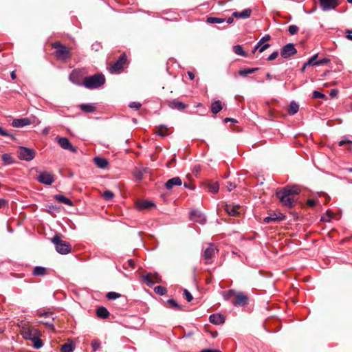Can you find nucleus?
<instances>
[{"mask_svg":"<svg viewBox=\"0 0 352 352\" xmlns=\"http://www.w3.org/2000/svg\"><path fill=\"white\" fill-rule=\"evenodd\" d=\"M300 189L298 186H286L281 191L276 192V195L283 205L292 208L294 206V196L300 193Z\"/></svg>","mask_w":352,"mask_h":352,"instance_id":"obj_1","label":"nucleus"},{"mask_svg":"<svg viewBox=\"0 0 352 352\" xmlns=\"http://www.w3.org/2000/svg\"><path fill=\"white\" fill-rule=\"evenodd\" d=\"M21 334L25 340H31L35 349H39L43 346V343L40 339L41 333L37 329L23 324L21 327Z\"/></svg>","mask_w":352,"mask_h":352,"instance_id":"obj_2","label":"nucleus"},{"mask_svg":"<svg viewBox=\"0 0 352 352\" xmlns=\"http://www.w3.org/2000/svg\"><path fill=\"white\" fill-rule=\"evenodd\" d=\"M105 83V77L102 74H96L87 76L82 81L85 87L89 89H98Z\"/></svg>","mask_w":352,"mask_h":352,"instance_id":"obj_3","label":"nucleus"},{"mask_svg":"<svg viewBox=\"0 0 352 352\" xmlns=\"http://www.w3.org/2000/svg\"><path fill=\"white\" fill-rule=\"evenodd\" d=\"M51 241L54 244L56 250L60 254H69L72 250L71 245L61 240L59 235L56 234L51 239Z\"/></svg>","mask_w":352,"mask_h":352,"instance_id":"obj_4","label":"nucleus"},{"mask_svg":"<svg viewBox=\"0 0 352 352\" xmlns=\"http://www.w3.org/2000/svg\"><path fill=\"white\" fill-rule=\"evenodd\" d=\"M52 47L56 49L54 52L56 57L61 60H67L71 58L70 50L59 42L52 44Z\"/></svg>","mask_w":352,"mask_h":352,"instance_id":"obj_5","label":"nucleus"},{"mask_svg":"<svg viewBox=\"0 0 352 352\" xmlns=\"http://www.w3.org/2000/svg\"><path fill=\"white\" fill-rule=\"evenodd\" d=\"M17 153L20 160L27 162L32 160L35 157V151L33 149L24 146H20Z\"/></svg>","mask_w":352,"mask_h":352,"instance_id":"obj_6","label":"nucleus"},{"mask_svg":"<svg viewBox=\"0 0 352 352\" xmlns=\"http://www.w3.org/2000/svg\"><path fill=\"white\" fill-rule=\"evenodd\" d=\"M37 180L43 184L50 186L54 182V175L49 172L41 171L39 172Z\"/></svg>","mask_w":352,"mask_h":352,"instance_id":"obj_7","label":"nucleus"},{"mask_svg":"<svg viewBox=\"0 0 352 352\" xmlns=\"http://www.w3.org/2000/svg\"><path fill=\"white\" fill-rule=\"evenodd\" d=\"M319 1L323 11L334 10L340 4L338 0H319Z\"/></svg>","mask_w":352,"mask_h":352,"instance_id":"obj_8","label":"nucleus"},{"mask_svg":"<svg viewBox=\"0 0 352 352\" xmlns=\"http://www.w3.org/2000/svg\"><path fill=\"white\" fill-rule=\"evenodd\" d=\"M297 53V50L292 43L284 45L280 50V55L283 58H287Z\"/></svg>","mask_w":352,"mask_h":352,"instance_id":"obj_9","label":"nucleus"},{"mask_svg":"<svg viewBox=\"0 0 352 352\" xmlns=\"http://www.w3.org/2000/svg\"><path fill=\"white\" fill-rule=\"evenodd\" d=\"M57 142L59 144V146L65 150H69L72 151V153H76L77 150L75 147L73 146L70 141L67 138L65 137H60L57 138Z\"/></svg>","mask_w":352,"mask_h":352,"instance_id":"obj_10","label":"nucleus"},{"mask_svg":"<svg viewBox=\"0 0 352 352\" xmlns=\"http://www.w3.org/2000/svg\"><path fill=\"white\" fill-rule=\"evenodd\" d=\"M232 303L234 306H245L248 303V298L243 293L236 292L235 299Z\"/></svg>","mask_w":352,"mask_h":352,"instance_id":"obj_11","label":"nucleus"},{"mask_svg":"<svg viewBox=\"0 0 352 352\" xmlns=\"http://www.w3.org/2000/svg\"><path fill=\"white\" fill-rule=\"evenodd\" d=\"M126 60V58L125 54H122L118 60L110 67V72L111 73H117L120 72L122 68L124 65L125 64Z\"/></svg>","mask_w":352,"mask_h":352,"instance_id":"obj_12","label":"nucleus"},{"mask_svg":"<svg viewBox=\"0 0 352 352\" xmlns=\"http://www.w3.org/2000/svg\"><path fill=\"white\" fill-rule=\"evenodd\" d=\"M190 218L192 221L202 225L206 222V218L205 215L201 212L197 210H192L190 212Z\"/></svg>","mask_w":352,"mask_h":352,"instance_id":"obj_13","label":"nucleus"},{"mask_svg":"<svg viewBox=\"0 0 352 352\" xmlns=\"http://www.w3.org/2000/svg\"><path fill=\"white\" fill-rule=\"evenodd\" d=\"M217 252L218 250L216 247L213 244L210 243L208 247L204 250L203 256L205 259L210 260Z\"/></svg>","mask_w":352,"mask_h":352,"instance_id":"obj_14","label":"nucleus"},{"mask_svg":"<svg viewBox=\"0 0 352 352\" xmlns=\"http://www.w3.org/2000/svg\"><path fill=\"white\" fill-rule=\"evenodd\" d=\"M182 184V181L179 177H175L168 179L166 184L165 187L166 189L170 190L174 186H179Z\"/></svg>","mask_w":352,"mask_h":352,"instance_id":"obj_15","label":"nucleus"},{"mask_svg":"<svg viewBox=\"0 0 352 352\" xmlns=\"http://www.w3.org/2000/svg\"><path fill=\"white\" fill-rule=\"evenodd\" d=\"M252 12V9L246 8L241 12H238V11L234 12L232 13V16H234L236 19H248L251 16Z\"/></svg>","mask_w":352,"mask_h":352,"instance_id":"obj_16","label":"nucleus"},{"mask_svg":"<svg viewBox=\"0 0 352 352\" xmlns=\"http://www.w3.org/2000/svg\"><path fill=\"white\" fill-rule=\"evenodd\" d=\"M209 320L211 323L219 325L223 324L225 322V318L223 315L217 314H212L209 317Z\"/></svg>","mask_w":352,"mask_h":352,"instance_id":"obj_17","label":"nucleus"},{"mask_svg":"<svg viewBox=\"0 0 352 352\" xmlns=\"http://www.w3.org/2000/svg\"><path fill=\"white\" fill-rule=\"evenodd\" d=\"M30 124V121L28 118L14 119L12 121V125L16 128L23 127Z\"/></svg>","mask_w":352,"mask_h":352,"instance_id":"obj_18","label":"nucleus"},{"mask_svg":"<svg viewBox=\"0 0 352 352\" xmlns=\"http://www.w3.org/2000/svg\"><path fill=\"white\" fill-rule=\"evenodd\" d=\"M285 216L283 214H277L276 213L270 214L269 216L265 217L264 221L266 223H271L272 221H280L284 219Z\"/></svg>","mask_w":352,"mask_h":352,"instance_id":"obj_19","label":"nucleus"},{"mask_svg":"<svg viewBox=\"0 0 352 352\" xmlns=\"http://www.w3.org/2000/svg\"><path fill=\"white\" fill-rule=\"evenodd\" d=\"M169 129L164 124L159 125L155 130V133L160 137H166L169 135Z\"/></svg>","mask_w":352,"mask_h":352,"instance_id":"obj_20","label":"nucleus"},{"mask_svg":"<svg viewBox=\"0 0 352 352\" xmlns=\"http://www.w3.org/2000/svg\"><path fill=\"white\" fill-rule=\"evenodd\" d=\"M69 80L74 84L78 86H83L82 82L80 80L79 73L76 71H72L69 76Z\"/></svg>","mask_w":352,"mask_h":352,"instance_id":"obj_21","label":"nucleus"},{"mask_svg":"<svg viewBox=\"0 0 352 352\" xmlns=\"http://www.w3.org/2000/svg\"><path fill=\"white\" fill-rule=\"evenodd\" d=\"M96 165L100 168H105L109 162L107 159L100 157H96L94 159Z\"/></svg>","mask_w":352,"mask_h":352,"instance_id":"obj_22","label":"nucleus"},{"mask_svg":"<svg viewBox=\"0 0 352 352\" xmlns=\"http://www.w3.org/2000/svg\"><path fill=\"white\" fill-rule=\"evenodd\" d=\"M96 314L98 318L106 319L109 316V311L104 307H100L96 310Z\"/></svg>","mask_w":352,"mask_h":352,"instance_id":"obj_23","label":"nucleus"},{"mask_svg":"<svg viewBox=\"0 0 352 352\" xmlns=\"http://www.w3.org/2000/svg\"><path fill=\"white\" fill-rule=\"evenodd\" d=\"M154 203L151 201L144 200L137 204V207L139 210L148 209L153 207Z\"/></svg>","mask_w":352,"mask_h":352,"instance_id":"obj_24","label":"nucleus"},{"mask_svg":"<svg viewBox=\"0 0 352 352\" xmlns=\"http://www.w3.org/2000/svg\"><path fill=\"white\" fill-rule=\"evenodd\" d=\"M79 108L85 113H93L96 110L94 104H81L79 105Z\"/></svg>","mask_w":352,"mask_h":352,"instance_id":"obj_25","label":"nucleus"},{"mask_svg":"<svg viewBox=\"0 0 352 352\" xmlns=\"http://www.w3.org/2000/svg\"><path fill=\"white\" fill-rule=\"evenodd\" d=\"M147 168H135L133 172V175L137 181H141L143 179V174L146 173Z\"/></svg>","mask_w":352,"mask_h":352,"instance_id":"obj_26","label":"nucleus"},{"mask_svg":"<svg viewBox=\"0 0 352 352\" xmlns=\"http://www.w3.org/2000/svg\"><path fill=\"white\" fill-rule=\"evenodd\" d=\"M170 107L173 109H176L177 110L182 111L184 109H186L187 106L182 102H180L177 100H173L171 102Z\"/></svg>","mask_w":352,"mask_h":352,"instance_id":"obj_27","label":"nucleus"},{"mask_svg":"<svg viewBox=\"0 0 352 352\" xmlns=\"http://www.w3.org/2000/svg\"><path fill=\"white\" fill-rule=\"evenodd\" d=\"M32 274L36 276H43L47 274V269L42 266H36Z\"/></svg>","mask_w":352,"mask_h":352,"instance_id":"obj_28","label":"nucleus"},{"mask_svg":"<svg viewBox=\"0 0 352 352\" xmlns=\"http://www.w3.org/2000/svg\"><path fill=\"white\" fill-rule=\"evenodd\" d=\"M54 198L56 201L65 204L67 206H72L74 205L73 202L70 199H69L68 198L65 197L62 195H56L54 196Z\"/></svg>","mask_w":352,"mask_h":352,"instance_id":"obj_29","label":"nucleus"},{"mask_svg":"<svg viewBox=\"0 0 352 352\" xmlns=\"http://www.w3.org/2000/svg\"><path fill=\"white\" fill-rule=\"evenodd\" d=\"M239 206H230L227 205L226 207V211L231 216H237L239 212H238V208Z\"/></svg>","mask_w":352,"mask_h":352,"instance_id":"obj_30","label":"nucleus"},{"mask_svg":"<svg viewBox=\"0 0 352 352\" xmlns=\"http://www.w3.org/2000/svg\"><path fill=\"white\" fill-rule=\"evenodd\" d=\"M222 109L221 102L220 100H215L211 104V111L214 114L218 113Z\"/></svg>","mask_w":352,"mask_h":352,"instance_id":"obj_31","label":"nucleus"},{"mask_svg":"<svg viewBox=\"0 0 352 352\" xmlns=\"http://www.w3.org/2000/svg\"><path fill=\"white\" fill-rule=\"evenodd\" d=\"M299 109V105L295 101L291 102L288 108V113L291 116L296 114Z\"/></svg>","mask_w":352,"mask_h":352,"instance_id":"obj_32","label":"nucleus"},{"mask_svg":"<svg viewBox=\"0 0 352 352\" xmlns=\"http://www.w3.org/2000/svg\"><path fill=\"white\" fill-rule=\"evenodd\" d=\"M258 70V68H245L239 71V74L241 76H245L248 74H253L256 71Z\"/></svg>","mask_w":352,"mask_h":352,"instance_id":"obj_33","label":"nucleus"},{"mask_svg":"<svg viewBox=\"0 0 352 352\" xmlns=\"http://www.w3.org/2000/svg\"><path fill=\"white\" fill-rule=\"evenodd\" d=\"M233 52L237 54V55H239V56H247V53L243 50V47L241 45H236L234 46H233Z\"/></svg>","mask_w":352,"mask_h":352,"instance_id":"obj_34","label":"nucleus"},{"mask_svg":"<svg viewBox=\"0 0 352 352\" xmlns=\"http://www.w3.org/2000/svg\"><path fill=\"white\" fill-rule=\"evenodd\" d=\"M236 292L234 289L223 292L222 295L225 300H229L231 297L235 296Z\"/></svg>","mask_w":352,"mask_h":352,"instance_id":"obj_35","label":"nucleus"},{"mask_svg":"<svg viewBox=\"0 0 352 352\" xmlns=\"http://www.w3.org/2000/svg\"><path fill=\"white\" fill-rule=\"evenodd\" d=\"M226 21L224 18L210 16L207 18L206 21L209 23H222Z\"/></svg>","mask_w":352,"mask_h":352,"instance_id":"obj_36","label":"nucleus"},{"mask_svg":"<svg viewBox=\"0 0 352 352\" xmlns=\"http://www.w3.org/2000/svg\"><path fill=\"white\" fill-rule=\"evenodd\" d=\"M270 45L269 43H264L258 41L256 45V49H258L260 52H264L265 50L269 48Z\"/></svg>","mask_w":352,"mask_h":352,"instance_id":"obj_37","label":"nucleus"},{"mask_svg":"<svg viewBox=\"0 0 352 352\" xmlns=\"http://www.w3.org/2000/svg\"><path fill=\"white\" fill-rule=\"evenodd\" d=\"M333 217V214L331 211L327 210V212L321 217L320 221L329 222Z\"/></svg>","mask_w":352,"mask_h":352,"instance_id":"obj_38","label":"nucleus"},{"mask_svg":"<svg viewBox=\"0 0 352 352\" xmlns=\"http://www.w3.org/2000/svg\"><path fill=\"white\" fill-rule=\"evenodd\" d=\"M154 291L156 294L160 296L164 295L167 292L166 288L161 285L155 287L154 288Z\"/></svg>","mask_w":352,"mask_h":352,"instance_id":"obj_39","label":"nucleus"},{"mask_svg":"<svg viewBox=\"0 0 352 352\" xmlns=\"http://www.w3.org/2000/svg\"><path fill=\"white\" fill-rule=\"evenodd\" d=\"M318 57V54L312 56L307 62H306V65L316 66L318 65V60H316Z\"/></svg>","mask_w":352,"mask_h":352,"instance_id":"obj_40","label":"nucleus"},{"mask_svg":"<svg viewBox=\"0 0 352 352\" xmlns=\"http://www.w3.org/2000/svg\"><path fill=\"white\" fill-rule=\"evenodd\" d=\"M61 351L62 352H72L74 348L71 343H65L61 346Z\"/></svg>","mask_w":352,"mask_h":352,"instance_id":"obj_41","label":"nucleus"},{"mask_svg":"<svg viewBox=\"0 0 352 352\" xmlns=\"http://www.w3.org/2000/svg\"><path fill=\"white\" fill-rule=\"evenodd\" d=\"M2 160L7 164H11L13 163L12 157L8 153H5L2 155Z\"/></svg>","mask_w":352,"mask_h":352,"instance_id":"obj_42","label":"nucleus"},{"mask_svg":"<svg viewBox=\"0 0 352 352\" xmlns=\"http://www.w3.org/2000/svg\"><path fill=\"white\" fill-rule=\"evenodd\" d=\"M208 188H209V190L211 192L217 193L219 191V184L217 183V182L212 183V184H210L208 185Z\"/></svg>","mask_w":352,"mask_h":352,"instance_id":"obj_43","label":"nucleus"},{"mask_svg":"<svg viewBox=\"0 0 352 352\" xmlns=\"http://www.w3.org/2000/svg\"><path fill=\"white\" fill-rule=\"evenodd\" d=\"M120 296V294L114 292H108L106 295V297L109 300H116Z\"/></svg>","mask_w":352,"mask_h":352,"instance_id":"obj_44","label":"nucleus"},{"mask_svg":"<svg viewBox=\"0 0 352 352\" xmlns=\"http://www.w3.org/2000/svg\"><path fill=\"white\" fill-rule=\"evenodd\" d=\"M313 98H314V99H326L327 97L324 94H322L318 91H313Z\"/></svg>","mask_w":352,"mask_h":352,"instance_id":"obj_45","label":"nucleus"},{"mask_svg":"<svg viewBox=\"0 0 352 352\" xmlns=\"http://www.w3.org/2000/svg\"><path fill=\"white\" fill-rule=\"evenodd\" d=\"M167 303L170 305L173 308L180 309L181 306L177 302V301L173 298L168 299Z\"/></svg>","mask_w":352,"mask_h":352,"instance_id":"obj_46","label":"nucleus"},{"mask_svg":"<svg viewBox=\"0 0 352 352\" xmlns=\"http://www.w3.org/2000/svg\"><path fill=\"white\" fill-rule=\"evenodd\" d=\"M0 135L4 137H10L12 139H14V137L12 134L10 133L8 131L3 129L1 126H0Z\"/></svg>","mask_w":352,"mask_h":352,"instance_id":"obj_47","label":"nucleus"},{"mask_svg":"<svg viewBox=\"0 0 352 352\" xmlns=\"http://www.w3.org/2000/svg\"><path fill=\"white\" fill-rule=\"evenodd\" d=\"M298 31V27L296 25H292L288 28V32L291 35L296 34Z\"/></svg>","mask_w":352,"mask_h":352,"instance_id":"obj_48","label":"nucleus"},{"mask_svg":"<svg viewBox=\"0 0 352 352\" xmlns=\"http://www.w3.org/2000/svg\"><path fill=\"white\" fill-rule=\"evenodd\" d=\"M113 197V193L110 190H106L103 193V197L107 201L111 199Z\"/></svg>","mask_w":352,"mask_h":352,"instance_id":"obj_49","label":"nucleus"},{"mask_svg":"<svg viewBox=\"0 0 352 352\" xmlns=\"http://www.w3.org/2000/svg\"><path fill=\"white\" fill-rule=\"evenodd\" d=\"M91 347L94 351H97L100 349V343L98 340H94L91 342Z\"/></svg>","mask_w":352,"mask_h":352,"instance_id":"obj_50","label":"nucleus"},{"mask_svg":"<svg viewBox=\"0 0 352 352\" xmlns=\"http://www.w3.org/2000/svg\"><path fill=\"white\" fill-rule=\"evenodd\" d=\"M141 103L138 102H131L129 103V107L131 109H134L135 110H138L141 107Z\"/></svg>","mask_w":352,"mask_h":352,"instance_id":"obj_51","label":"nucleus"},{"mask_svg":"<svg viewBox=\"0 0 352 352\" xmlns=\"http://www.w3.org/2000/svg\"><path fill=\"white\" fill-rule=\"evenodd\" d=\"M143 279L144 280L146 283V284L149 286H152L156 282L155 281H153L151 278H150V276L149 274H147L146 276H143Z\"/></svg>","mask_w":352,"mask_h":352,"instance_id":"obj_52","label":"nucleus"},{"mask_svg":"<svg viewBox=\"0 0 352 352\" xmlns=\"http://www.w3.org/2000/svg\"><path fill=\"white\" fill-rule=\"evenodd\" d=\"M184 295L185 296L188 302H190L193 299L192 294L188 289L184 290Z\"/></svg>","mask_w":352,"mask_h":352,"instance_id":"obj_53","label":"nucleus"},{"mask_svg":"<svg viewBox=\"0 0 352 352\" xmlns=\"http://www.w3.org/2000/svg\"><path fill=\"white\" fill-rule=\"evenodd\" d=\"M226 188H227L229 192H230L231 190H232L234 188H236V184L231 182H228L227 183Z\"/></svg>","mask_w":352,"mask_h":352,"instance_id":"obj_54","label":"nucleus"},{"mask_svg":"<svg viewBox=\"0 0 352 352\" xmlns=\"http://www.w3.org/2000/svg\"><path fill=\"white\" fill-rule=\"evenodd\" d=\"M278 55V52L277 51L274 52L272 53L268 57L267 60H273L277 58Z\"/></svg>","mask_w":352,"mask_h":352,"instance_id":"obj_55","label":"nucleus"},{"mask_svg":"<svg viewBox=\"0 0 352 352\" xmlns=\"http://www.w3.org/2000/svg\"><path fill=\"white\" fill-rule=\"evenodd\" d=\"M352 141L349 139L344 138L343 140H340L338 143L339 146H343L345 144H351Z\"/></svg>","mask_w":352,"mask_h":352,"instance_id":"obj_56","label":"nucleus"},{"mask_svg":"<svg viewBox=\"0 0 352 352\" xmlns=\"http://www.w3.org/2000/svg\"><path fill=\"white\" fill-rule=\"evenodd\" d=\"M329 62V59L324 58L318 60L317 63H318V65H324Z\"/></svg>","mask_w":352,"mask_h":352,"instance_id":"obj_57","label":"nucleus"},{"mask_svg":"<svg viewBox=\"0 0 352 352\" xmlns=\"http://www.w3.org/2000/svg\"><path fill=\"white\" fill-rule=\"evenodd\" d=\"M270 39V36L269 34H266L264 36H263L259 40V41L261 42V43H265V42L268 41Z\"/></svg>","mask_w":352,"mask_h":352,"instance_id":"obj_58","label":"nucleus"},{"mask_svg":"<svg viewBox=\"0 0 352 352\" xmlns=\"http://www.w3.org/2000/svg\"><path fill=\"white\" fill-rule=\"evenodd\" d=\"M346 38L349 39V40H351L352 41V30H346Z\"/></svg>","mask_w":352,"mask_h":352,"instance_id":"obj_59","label":"nucleus"},{"mask_svg":"<svg viewBox=\"0 0 352 352\" xmlns=\"http://www.w3.org/2000/svg\"><path fill=\"white\" fill-rule=\"evenodd\" d=\"M92 50H95V51H98L99 49L101 47L100 43H95V44H93L92 46Z\"/></svg>","mask_w":352,"mask_h":352,"instance_id":"obj_60","label":"nucleus"},{"mask_svg":"<svg viewBox=\"0 0 352 352\" xmlns=\"http://www.w3.org/2000/svg\"><path fill=\"white\" fill-rule=\"evenodd\" d=\"M338 91L337 89H331L330 91L329 94H330V96L331 97L333 98V97H336L338 95Z\"/></svg>","mask_w":352,"mask_h":352,"instance_id":"obj_61","label":"nucleus"},{"mask_svg":"<svg viewBox=\"0 0 352 352\" xmlns=\"http://www.w3.org/2000/svg\"><path fill=\"white\" fill-rule=\"evenodd\" d=\"M307 204L310 207H314L316 205V201L314 199L307 200Z\"/></svg>","mask_w":352,"mask_h":352,"instance_id":"obj_62","label":"nucleus"},{"mask_svg":"<svg viewBox=\"0 0 352 352\" xmlns=\"http://www.w3.org/2000/svg\"><path fill=\"white\" fill-rule=\"evenodd\" d=\"M200 352H221V351L219 349L212 350V349H203Z\"/></svg>","mask_w":352,"mask_h":352,"instance_id":"obj_63","label":"nucleus"},{"mask_svg":"<svg viewBox=\"0 0 352 352\" xmlns=\"http://www.w3.org/2000/svg\"><path fill=\"white\" fill-rule=\"evenodd\" d=\"M234 18H235L234 16H230L228 17V19H226V22L228 23V24H231L233 23L234 21Z\"/></svg>","mask_w":352,"mask_h":352,"instance_id":"obj_64","label":"nucleus"}]
</instances>
